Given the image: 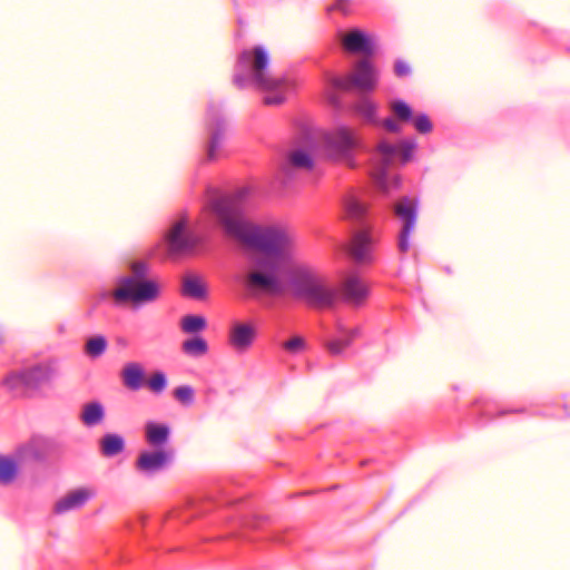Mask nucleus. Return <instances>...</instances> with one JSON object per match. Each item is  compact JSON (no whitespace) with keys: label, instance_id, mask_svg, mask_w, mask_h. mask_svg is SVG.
Here are the masks:
<instances>
[{"label":"nucleus","instance_id":"nucleus-37","mask_svg":"<svg viewBox=\"0 0 570 570\" xmlns=\"http://www.w3.org/2000/svg\"><path fill=\"white\" fill-rule=\"evenodd\" d=\"M394 72L397 77H405L411 73V67L406 61L397 60L394 65Z\"/></svg>","mask_w":570,"mask_h":570},{"label":"nucleus","instance_id":"nucleus-8","mask_svg":"<svg viewBox=\"0 0 570 570\" xmlns=\"http://www.w3.org/2000/svg\"><path fill=\"white\" fill-rule=\"evenodd\" d=\"M206 122L209 132L206 158L209 161H215L223 155V145L226 134V121L222 115L219 104L210 102L208 105Z\"/></svg>","mask_w":570,"mask_h":570},{"label":"nucleus","instance_id":"nucleus-27","mask_svg":"<svg viewBox=\"0 0 570 570\" xmlns=\"http://www.w3.org/2000/svg\"><path fill=\"white\" fill-rule=\"evenodd\" d=\"M181 351L185 355L197 358L207 354L208 344L204 337L196 335L181 343Z\"/></svg>","mask_w":570,"mask_h":570},{"label":"nucleus","instance_id":"nucleus-32","mask_svg":"<svg viewBox=\"0 0 570 570\" xmlns=\"http://www.w3.org/2000/svg\"><path fill=\"white\" fill-rule=\"evenodd\" d=\"M148 389L156 394H160L167 386L166 374L161 371H156L147 381Z\"/></svg>","mask_w":570,"mask_h":570},{"label":"nucleus","instance_id":"nucleus-35","mask_svg":"<svg viewBox=\"0 0 570 570\" xmlns=\"http://www.w3.org/2000/svg\"><path fill=\"white\" fill-rule=\"evenodd\" d=\"M345 209L350 217L360 218L365 213V207L355 198H350L345 203Z\"/></svg>","mask_w":570,"mask_h":570},{"label":"nucleus","instance_id":"nucleus-30","mask_svg":"<svg viewBox=\"0 0 570 570\" xmlns=\"http://www.w3.org/2000/svg\"><path fill=\"white\" fill-rule=\"evenodd\" d=\"M107 346L108 343L106 337L102 335H96L87 340L85 344V353L91 358H97L106 352Z\"/></svg>","mask_w":570,"mask_h":570},{"label":"nucleus","instance_id":"nucleus-11","mask_svg":"<svg viewBox=\"0 0 570 570\" xmlns=\"http://www.w3.org/2000/svg\"><path fill=\"white\" fill-rule=\"evenodd\" d=\"M313 157L303 149H294L289 151L281 164L278 179L283 184H288L295 179L298 171H309L313 169Z\"/></svg>","mask_w":570,"mask_h":570},{"label":"nucleus","instance_id":"nucleus-28","mask_svg":"<svg viewBox=\"0 0 570 570\" xmlns=\"http://www.w3.org/2000/svg\"><path fill=\"white\" fill-rule=\"evenodd\" d=\"M101 452L105 456L111 458L125 449V441L122 436L114 433L104 435L100 440Z\"/></svg>","mask_w":570,"mask_h":570},{"label":"nucleus","instance_id":"nucleus-15","mask_svg":"<svg viewBox=\"0 0 570 570\" xmlns=\"http://www.w3.org/2000/svg\"><path fill=\"white\" fill-rule=\"evenodd\" d=\"M340 299L353 305L362 304L368 296V287L361 276L348 274L337 288Z\"/></svg>","mask_w":570,"mask_h":570},{"label":"nucleus","instance_id":"nucleus-12","mask_svg":"<svg viewBox=\"0 0 570 570\" xmlns=\"http://www.w3.org/2000/svg\"><path fill=\"white\" fill-rule=\"evenodd\" d=\"M173 460V453L163 449L141 451L135 462V469L144 476L150 478L164 470Z\"/></svg>","mask_w":570,"mask_h":570},{"label":"nucleus","instance_id":"nucleus-19","mask_svg":"<svg viewBox=\"0 0 570 570\" xmlns=\"http://www.w3.org/2000/svg\"><path fill=\"white\" fill-rule=\"evenodd\" d=\"M342 43L345 50L354 53L372 56L375 50L372 38L360 29H353L345 33Z\"/></svg>","mask_w":570,"mask_h":570},{"label":"nucleus","instance_id":"nucleus-26","mask_svg":"<svg viewBox=\"0 0 570 570\" xmlns=\"http://www.w3.org/2000/svg\"><path fill=\"white\" fill-rule=\"evenodd\" d=\"M26 387H37L50 376V368L46 364H37L22 370Z\"/></svg>","mask_w":570,"mask_h":570},{"label":"nucleus","instance_id":"nucleus-36","mask_svg":"<svg viewBox=\"0 0 570 570\" xmlns=\"http://www.w3.org/2000/svg\"><path fill=\"white\" fill-rule=\"evenodd\" d=\"M174 396L184 404H190L194 401V390L188 385L178 386L174 391Z\"/></svg>","mask_w":570,"mask_h":570},{"label":"nucleus","instance_id":"nucleus-20","mask_svg":"<svg viewBox=\"0 0 570 570\" xmlns=\"http://www.w3.org/2000/svg\"><path fill=\"white\" fill-rule=\"evenodd\" d=\"M360 328L346 327L342 322L336 324V335L327 343V350L332 355H342L344 351L360 336Z\"/></svg>","mask_w":570,"mask_h":570},{"label":"nucleus","instance_id":"nucleus-2","mask_svg":"<svg viewBox=\"0 0 570 570\" xmlns=\"http://www.w3.org/2000/svg\"><path fill=\"white\" fill-rule=\"evenodd\" d=\"M268 66L269 56L263 46L244 50L235 66L234 83L238 88L254 87L261 90L265 105L277 106L285 101L291 82L286 78L272 76Z\"/></svg>","mask_w":570,"mask_h":570},{"label":"nucleus","instance_id":"nucleus-29","mask_svg":"<svg viewBox=\"0 0 570 570\" xmlns=\"http://www.w3.org/2000/svg\"><path fill=\"white\" fill-rule=\"evenodd\" d=\"M180 328L186 334H197L206 328V320L200 315H186L180 320Z\"/></svg>","mask_w":570,"mask_h":570},{"label":"nucleus","instance_id":"nucleus-1","mask_svg":"<svg viewBox=\"0 0 570 570\" xmlns=\"http://www.w3.org/2000/svg\"><path fill=\"white\" fill-rule=\"evenodd\" d=\"M204 213L214 216L226 235L256 249L264 257L254 261V268L244 278V286L252 295L275 294L281 291L277 273L296 250V238L282 225L259 226L244 218L240 195L208 191Z\"/></svg>","mask_w":570,"mask_h":570},{"label":"nucleus","instance_id":"nucleus-34","mask_svg":"<svg viewBox=\"0 0 570 570\" xmlns=\"http://www.w3.org/2000/svg\"><path fill=\"white\" fill-rule=\"evenodd\" d=\"M306 343L302 336H294L282 344V347L289 354H299L305 350Z\"/></svg>","mask_w":570,"mask_h":570},{"label":"nucleus","instance_id":"nucleus-39","mask_svg":"<svg viewBox=\"0 0 570 570\" xmlns=\"http://www.w3.org/2000/svg\"><path fill=\"white\" fill-rule=\"evenodd\" d=\"M351 0H336L334 7L336 10H340L344 13L347 12V6L350 3Z\"/></svg>","mask_w":570,"mask_h":570},{"label":"nucleus","instance_id":"nucleus-10","mask_svg":"<svg viewBox=\"0 0 570 570\" xmlns=\"http://www.w3.org/2000/svg\"><path fill=\"white\" fill-rule=\"evenodd\" d=\"M166 240L171 253H180L195 248L200 243V237L188 228V220L181 218L171 226Z\"/></svg>","mask_w":570,"mask_h":570},{"label":"nucleus","instance_id":"nucleus-9","mask_svg":"<svg viewBox=\"0 0 570 570\" xmlns=\"http://www.w3.org/2000/svg\"><path fill=\"white\" fill-rule=\"evenodd\" d=\"M394 215L401 224L397 247L402 253L410 249V236L414 232L417 220V202L414 198L403 197L393 208Z\"/></svg>","mask_w":570,"mask_h":570},{"label":"nucleus","instance_id":"nucleus-21","mask_svg":"<svg viewBox=\"0 0 570 570\" xmlns=\"http://www.w3.org/2000/svg\"><path fill=\"white\" fill-rule=\"evenodd\" d=\"M144 430L146 442L155 449L161 448L169 440L170 429L167 424L148 421Z\"/></svg>","mask_w":570,"mask_h":570},{"label":"nucleus","instance_id":"nucleus-14","mask_svg":"<svg viewBox=\"0 0 570 570\" xmlns=\"http://www.w3.org/2000/svg\"><path fill=\"white\" fill-rule=\"evenodd\" d=\"M375 239L370 230L362 229L352 236L348 253L357 264H372L374 262Z\"/></svg>","mask_w":570,"mask_h":570},{"label":"nucleus","instance_id":"nucleus-16","mask_svg":"<svg viewBox=\"0 0 570 570\" xmlns=\"http://www.w3.org/2000/svg\"><path fill=\"white\" fill-rule=\"evenodd\" d=\"M256 338V328L250 323L234 322L228 331V343L237 352L247 351Z\"/></svg>","mask_w":570,"mask_h":570},{"label":"nucleus","instance_id":"nucleus-33","mask_svg":"<svg viewBox=\"0 0 570 570\" xmlns=\"http://www.w3.org/2000/svg\"><path fill=\"white\" fill-rule=\"evenodd\" d=\"M3 385L10 391H18L21 387H26V379L23 377L22 370L9 374L3 380Z\"/></svg>","mask_w":570,"mask_h":570},{"label":"nucleus","instance_id":"nucleus-25","mask_svg":"<svg viewBox=\"0 0 570 570\" xmlns=\"http://www.w3.org/2000/svg\"><path fill=\"white\" fill-rule=\"evenodd\" d=\"M351 110L367 124H380L377 119V106L375 102H373L371 99L366 97H362L358 100H356L351 106Z\"/></svg>","mask_w":570,"mask_h":570},{"label":"nucleus","instance_id":"nucleus-7","mask_svg":"<svg viewBox=\"0 0 570 570\" xmlns=\"http://www.w3.org/2000/svg\"><path fill=\"white\" fill-rule=\"evenodd\" d=\"M377 81V69L368 58H363L354 63L351 73L333 78L332 85L340 90L347 91L354 87L368 92L375 89Z\"/></svg>","mask_w":570,"mask_h":570},{"label":"nucleus","instance_id":"nucleus-13","mask_svg":"<svg viewBox=\"0 0 570 570\" xmlns=\"http://www.w3.org/2000/svg\"><path fill=\"white\" fill-rule=\"evenodd\" d=\"M390 110L393 114L394 118H396L401 122L411 121L414 129L421 134L426 135L430 134L433 129V124L429 116L424 112H419L413 115V110L409 104H406L402 99L391 100L389 104Z\"/></svg>","mask_w":570,"mask_h":570},{"label":"nucleus","instance_id":"nucleus-6","mask_svg":"<svg viewBox=\"0 0 570 570\" xmlns=\"http://www.w3.org/2000/svg\"><path fill=\"white\" fill-rule=\"evenodd\" d=\"M321 146L327 158L354 168L355 155L363 148V141L356 129L341 124L323 134Z\"/></svg>","mask_w":570,"mask_h":570},{"label":"nucleus","instance_id":"nucleus-4","mask_svg":"<svg viewBox=\"0 0 570 570\" xmlns=\"http://www.w3.org/2000/svg\"><path fill=\"white\" fill-rule=\"evenodd\" d=\"M130 275L119 276L117 287L111 292L100 293V298L111 297L115 305L127 302L148 303L154 302L160 294L159 285L154 279H148L149 265L144 261H134L129 265Z\"/></svg>","mask_w":570,"mask_h":570},{"label":"nucleus","instance_id":"nucleus-5","mask_svg":"<svg viewBox=\"0 0 570 570\" xmlns=\"http://www.w3.org/2000/svg\"><path fill=\"white\" fill-rule=\"evenodd\" d=\"M295 294L316 308H330L340 301L337 287L309 269H299L292 279Z\"/></svg>","mask_w":570,"mask_h":570},{"label":"nucleus","instance_id":"nucleus-23","mask_svg":"<svg viewBox=\"0 0 570 570\" xmlns=\"http://www.w3.org/2000/svg\"><path fill=\"white\" fill-rule=\"evenodd\" d=\"M20 462L12 454H0V485L13 483L19 474Z\"/></svg>","mask_w":570,"mask_h":570},{"label":"nucleus","instance_id":"nucleus-3","mask_svg":"<svg viewBox=\"0 0 570 570\" xmlns=\"http://www.w3.org/2000/svg\"><path fill=\"white\" fill-rule=\"evenodd\" d=\"M417 148L416 139L403 138L392 142L386 138L380 139L370 151L371 175L375 186L385 195L397 189L401 181L397 175L390 173L395 165H405L412 160Z\"/></svg>","mask_w":570,"mask_h":570},{"label":"nucleus","instance_id":"nucleus-31","mask_svg":"<svg viewBox=\"0 0 570 570\" xmlns=\"http://www.w3.org/2000/svg\"><path fill=\"white\" fill-rule=\"evenodd\" d=\"M183 295L191 298H203L205 288L197 277H186L183 282Z\"/></svg>","mask_w":570,"mask_h":570},{"label":"nucleus","instance_id":"nucleus-38","mask_svg":"<svg viewBox=\"0 0 570 570\" xmlns=\"http://www.w3.org/2000/svg\"><path fill=\"white\" fill-rule=\"evenodd\" d=\"M396 118H385L382 120L381 125L390 132L399 134L401 131V126L396 122Z\"/></svg>","mask_w":570,"mask_h":570},{"label":"nucleus","instance_id":"nucleus-24","mask_svg":"<svg viewBox=\"0 0 570 570\" xmlns=\"http://www.w3.org/2000/svg\"><path fill=\"white\" fill-rule=\"evenodd\" d=\"M106 416L104 405L98 401L86 403L80 412V421L87 428H94L100 424Z\"/></svg>","mask_w":570,"mask_h":570},{"label":"nucleus","instance_id":"nucleus-17","mask_svg":"<svg viewBox=\"0 0 570 570\" xmlns=\"http://www.w3.org/2000/svg\"><path fill=\"white\" fill-rule=\"evenodd\" d=\"M48 442L42 436H33L28 442L19 445L13 454L20 464L33 461H42L47 455Z\"/></svg>","mask_w":570,"mask_h":570},{"label":"nucleus","instance_id":"nucleus-18","mask_svg":"<svg viewBox=\"0 0 570 570\" xmlns=\"http://www.w3.org/2000/svg\"><path fill=\"white\" fill-rule=\"evenodd\" d=\"M96 494L92 488H77L69 491L55 504V512L58 514L82 508Z\"/></svg>","mask_w":570,"mask_h":570},{"label":"nucleus","instance_id":"nucleus-22","mask_svg":"<svg viewBox=\"0 0 570 570\" xmlns=\"http://www.w3.org/2000/svg\"><path fill=\"white\" fill-rule=\"evenodd\" d=\"M122 384L130 391H139L144 385L145 372L137 362L127 363L120 373Z\"/></svg>","mask_w":570,"mask_h":570}]
</instances>
